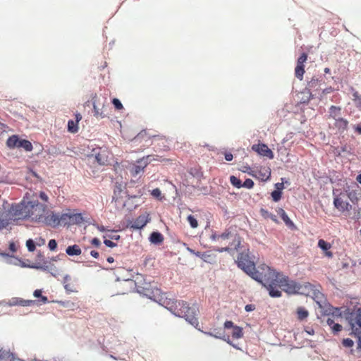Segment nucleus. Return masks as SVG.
Returning a JSON list of instances; mask_svg holds the SVG:
<instances>
[{
	"mask_svg": "<svg viewBox=\"0 0 361 361\" xmlns=\"http://www.w3.org/2000/svg\"><path fill=\"white\" fill-rule=\"evenodd\" d=\"M91 244L97 247H99L100 245H101V242L100 240L97 238H93L92 240H91Z\"/></svg>",
	"mask_w": 361,
	"mask_h": 361,
	"instance_id": "obj_48",
	"label": "nucleus"
},
{
	"mask_svg": "<svg viewBox=\"0 0 361 361\" xmlns=\"http://www.w3.org/2000/svg\"><path fill=\"white\" fill-rule=\"evenodd\" d=\"M37 240V243L38 244V245H41L44 244V242H45L44 239H43L42 238H39Z\"/></svg>",
	"mask_w": 361,
	"mask_h": 361,
	"instance_id": "obj_59",
	"label": "nucleus"
},
{
	"mask_svg": "<svg viewBox=\"0 0 361 361\" xmlns=\"http://www.w3.org/2000/svg\"><path fill=\"white\" fill-rule=\"evenodd\" d=\"M305 72V67L296 66L295 68V77L300 80H302Z\"/></svg>",
	"mask_w": 361,
	"mask_h": 361,
	"instance_id": "obj_28",
	"label": "nucleus"
},
{
	"mask_svg": "<svg viewBox=\"0 0 361 361\" xmlns=\"http://www.w3.org/2000/svg\"><path fill=\"white\" fill-rule=\"evenodd\" d=\"M94 116L97 118H104L107 116L106 104L107 99L102 95L94 94L91 99Z\"/></svg>",
	"mask_w": 361,
	"mask_h": 361,
	"instance_id": "obj_4",
	"label": "nucleus"
},
{
	"mask_svg": "<svg viewBox=\"0 0 361 361\" xmlns=\"http://www.w3.org/2000/svg\"><path fill=\"white\" fill-rule=\"evenodd\" d=\"M329 118H332L334 121L341 118V108L336 106H331L329 111Z\"/></svg>",
	"mask_w": 361,
	"mask_h": 361,
	"instance_id": "obj_17",
	"label": "nucleus"
},
{
	"mask_svg": "<svg viewBox=\"0 0 361 361\" xmlns=\"http://www.w3.org/2000/svg\"><path fill=\"white\" fill-rule=\"evenodd\" d=\"M95 159L97 163L100 165H105L108 162L107 157L105 154V152H99L96 156Z\"/></svg>",
	"mask_w": 361,
	"mask_h": 361,
	"instance_id": "obj_26",
	"label": "nucleus"
},
{
	"mask_svg": "<svg viewBox=\"0 0 361 361\" xmlns=\"http://www.w3.org/2000/svg\"><path fill=\"white\" fill-rule=\"evenodd\" d=\"M307 54L306 53H302L300 57L298 59L297 61H298L300 63H305L306 61L307 60Z\"/></svg>",
	"mask_w": 361,
	"mask_h": 361,
	"instance_id": "obj_46",
	"label": "nucleus"
},
{
	"mask_svg": "<svg viewBox=\"0 0 361 361\" xmlns=\"http://www.w3.org/2000/svg\"><path fill=\"white\" fill-rule=\"evenodd\" d=\"M223 339L226 341L228 344H230L231 345L233 346L234 348L238 349L239 348L237 347L236 345H235L233 343H232L231 341L230 340V338L229 336H228L226 338L224 337L223 338Z\"/></svg>",
	"mask_w": 361,
	"mask_h": 361,
	"instance_id": "obj_53",
	"label": "nucleus"
},
{
	"mask_svg": "<svg viewBox=\"0 0 361 361\" xmlns=\"http://www.w3.org/2000/svg\"><path fill=\"white\" fill-rule=\"evenodd\" d=\"M82 119V116L80 114H75V122L78 123V122Z\"/></svg>",
	"mask_w": 361,
	"mask_h": 361,
	"instance_id": "obj_58",
	"label": "nucleus"
},
{
	"mask_svg": "<svg viewBox=\"0 0 361 361\" xmlns=\"http://www.w3.org/2000/svg\"><path fill=\"white\" fill-rule=\"evenodd\" d=\"M252 149L261 156L267 157L270 159L274 158L273 152L265 144L253 145Z\"/></svg>",
	"mask_w": 361,
	"mask_h": 361,
	"instance_id": "obj_12",
	"label": "nucleus"
},
{
	"mask_svg": "<svg viewBox=\"0 0 361 361\" xmlns=\"http://www.w3.org/2000/svg\"><path fill=\"white\" fill-rule=\"evenodd\" d=\"M9 306H30L35 304V301L32 300H24L20 298H13L8 302Z\"/></svg>",
	"mask_w": 361,
	"mask_h": 361,
	"instance_id": "obj_15",
	"label": "nucleus"
},
{
	"mask_svg": "<svg viewBox=\"0 0 361 361\" xmlns=\"http://www.w3.org/2000/svg\"><path fill=\"white\" fill-rule=\"evenodd\" d=\"M38 197L44 202H49V198L48 195L43 191L39 192Z\"/></svg>",
	"mask_w": 361,
	"mask_h": 361,
	"instance_id": "obj_44",
	"label": "nucleus"
},
{
	"mask_svg": "<svg viewBox=\"0 0 361 361\" xmlns=\"http://www.w3.org/2000/svg\"><path fill=\"white\" fill-rule=\"evenodd\" d=\"M235 262L247 274L260 282L269 291L271 297H280V289L288 291L295 288V286L290 285L288 277L275 271L269 266L262 264L256 269L254 262L250 259L249 250L240 252Z\"/></svg>",
	"mask_w": 361,
	"mask_h": 361,
	"instance_id": "obj_1",
	"label": "nucleus"
},
{
	"mask_svg": "<svg viewBox=\"0 0 361 361\" xmlns=\"http://www.w3.org/2000/svg\"><path fill=\"white\" fill-rule=\"evenodd\" d=\"M202 259L208 263H213L216 261V255L212 251L202 252Z\"/></svg>",
	"mask_w": 361,
	"mask_h": 361,
	"instance_id": "obj_22",
	"label": "nucleus"
},
{
	"mask_svg": "<svg viewBox=\"0 0 361 361\" xmlns=\"http://www.w3.org/2000/svg\"><path fill=\"white\" fill-rule=\"evenodd\" d=\"M327 324L331 328L335 324L334 319L331 317H329L326 321Z\"/></svg>",
	"mask_w": 361,
	"mask_h": 361,
	"instance_id": "obj_52",
	"label": "nucleus"
},
{
	"mask_svg": "<svg viewBox=\"0 0 361 361\" xmlns=\"http://www.w3.org/2000/svg\"><path fill=\"white\" fill-rule=\"evenodd\" d=\"M305 332L309 334V335H313L314 334V331L313 329L310 328V327H307L305 329Z\"/></svg>",
	"mask_w": 361,
	"mask_h": 361,
	"instance_id": "obj_55",
	"label": "nucleus"
},
{
	"mask_svg": "<svg viewBox=\"0 0 361 361\" xmlns=\"http://www.w3.org/2000/svg\"><path fill=\"white\" fill-rule=\"evenodd\" d=\"M187 220L192 228H196L198 226L197 220L196 219V218L194 216H192V215L188 216Z\"/></svg>",
	"mask_w": 361,
	"mask_h": 361,
	"instance_id": "obj_32",
	"label": "nucleus"
},
{
	"mask_svg": "<svg viewBox=\"0 0 361 361\" xmlns=\"http://www.w3.org/2000/svg\"><path fill=\"white\" fill-rule=\"evenodd\" d=\"M165 159L158 155H147L143 157L142 159L137 160L136 164L130 166V172L134 177L139 175L140 173L144 171L145 168L150 164L152 161H164Z\"/></svg>",
	"mask_w": 361,
	"mask_h": 361,
	"instance_id": "obj_5",
	"label": "nucleus"
},
{
	"mask_svg": "<svg viewBox=\"0 0 361 361\" xmlns=\"http://www.w3.org/2000/svg\"><path fill=\"white\" fill-rule=\"evenodd\" d=\"M228 247H222V248H219L217 249L216 250L220 252H222L224 251H228Z\"/></svg>",
	"mask_w": 361,
	"mask_h": 361,
	"instance_id": "obj_61",
	"label": "nucleus"
},
{
	"mask_svg": "<svg viewBox=\"0 0 361 361\" xmlns=\"http://www.w3.org/2000/svg\"><path fill=\"white\" fill-rule=\"evenodd\" d=\"M334 207L341 212L351 210L352 206L345 200V195L341 193L334 199Z\"/></svg>",
	"mask_w": 361,
	"mask_h": 361,
	"instance_id": "obj_11",
	"label": "nucleus"
},
{
	"mask_svg": "<svg viewBox=\"0 0 361 361\" xmlns=\"http://www.w3.org/2000/svg\"><path fill=\"white\" fill-rule=\"evenodd\" d=\"M71 221H72L74 224H80L83 221V218L81 214H71Z\"/></svg>",
	"mask_w": 361,
	"mask_h": 361,
	"instance_id": "obj_31",
	"label": "nucleus"
},
{
	"mask_svg": "<svg viewBox=\"0 0 361 361\" xmlns=\"http://www.w3.org/2000/svg\"><path fill=\"white\" fill-rule=\"evenodd\" d=\"M104 243L107 246V247H114L116 246V244L114 242H112L111 240H104Z\"/></svg>",
	"mask_w": 361,
	"mask_h": 361,
	"instance_id": "obj_47",
	"label": "nucleus"
},
{
	"mask_svg": "<svg viewBox=\"0 0 361 361\" xmlns=\"http://www.w3.org/2000/svg\"><path fill=\"white\" fill-rule=\"evenodd\" d=\"M81 249L78 245L68 246L66 250V254L70 256L80 255L81 254Z\"/></svg>",
	"mask_w": 361,
	"mask_h": 361,
	"instance_id": "obj_21",
	"label": "nucleus"
},
{
	"mask_svg": "<svg viewBox=\"0 0 361 361\" xmlns=\"http://www.w3.org/2000/svg\"><path fill=\"white\" fill-rule=\"evenodd\" d=\"M353 97L356 106L361 109V94H360L357 92H355L353 94Z\"/></svg>",
	"mask_w": 361,
	"mask_h": 361,
	"instance_id": "obj_33",
	"label": "nucleus"
},
{
	"mask_svg": "<svg viewBox=\"0 0 361 361\" xmlns=\"http://www.w3.org/2000/svg\"><path fill=\"white\" fill-rule=\"evenodd\" d=\"M33 295L35 298H41L42 301L45 303L47 302L48 299L46 296L42 295V290L37 289L34 291Z\"/></svg>",
	"mask_w": 361,
	"mask_h": 361,
	"instance_id": "obj_34",
	"label": "nucleus"
},
{
	"mask_svg": "<svg viewBox=\"0 0 361 361\" xmlns=\"http://www.w3.org/2000/svg\"><path fill=\"white\" fill-rule=\"evenodd\" d=\"M185 314L182 315L181 317H184L186 321H188L190 324L195 326L196 329H198L199 322L197 315L199 313V310L196 306L188 307L185 310Z\"/></svg>",
	"mask_w": 361,
	"mask_h": 361,
	"instance_id": "obj_8",
	"label": "nucleus"
},
{
	"mask_svg": "<svg viewBox=\"0 0 361 361\" xmlns=\"http://www.w3.org/2000/svg\"><path fill=\"white\" fill-rule=\"evenodd\" d=\"M334 92V88L332 87H329L323 90L322 93L324 94H329Z\"/></svg>",
	"mask_w": 361,
	"mask_h": 361,
	"instance_id": "obj_50",
	"label": "nucleus"
},
{
	"mask_svg": "<svg viewBox=\"0 0 361 361\" xmlns=\"http://www.w3.org/2000/svg\"><path fill=\"white\" fill-rule=\"evenodd\" d=\"M259 178L262 180H267L271 176V170L269 167L263 166L260 167L259 171Z\"/></svg>",
	"mask_w": 361,
	"mask_h": 361,
	"instance_id": "obj_20",
	"label": "nucleus"
},
{
	"mask_svg": "<svg viewBox=\"0 0 361 361\" xmlns=\"http://www.w3.org/2000/svg\"><path fill=\"white\" fill-rule=\"evenodd\" d=\"M26 246L27 247V250L30 252H33L35 250V244L32 239H29L27 240Z\"/></svg>",
	"mask_w": 361,
	"mask_h": 361,
	"instance_id": "obj_37",
	"label": "nucleus"
},
{
	"mask_svg": "<svg viewBox=\"0 0 361 361\" xmlns=\"http://www.w3.org/2000/svg\"><path fill=\"white\" fill-rule=\"evenodd\" d=\"M152 139L150 145L154 146V149L156 151H168L169 150V145L168 139L164 136L161 135H148L145 130L141 131L140 133L137 135V136L133 139L134 142L138 141H147L148 140Z\"/></svg>",
	"mask_w": 361,
	"mask_h": 361,
	"instance_id": "obj_3",
	"label": "nucleus"
},
{
	"mask_svg": "<svg viewBox=\"0 0 361 361\" xmlns=\"http://www.w3.org/2000/svg\"><path fill=\"white\" fill-rule=\"evenodd\" d=\"M68 130L72 133H75L78 131V123L75 121L70 120L68 122Z\"/></svg>",
	"mask_w": 361,
	"mask_h": 361,
	"instance_id": "obj_27",
	"label": "nucleus"
},
{
	"mask_svg": "<svg viewBox=\"0 0 361 361\" xmlns=\"http://www.w3.org/2000/svg\"><path fill=\"white\" fill-rule=\"evenodd\" d=\"M331 329L334 333H338L342 330V326L338 323H335L331 327Z\"/></svg>",
	"mask_w": 361,
	"mask_h": 361,
	"instance_id": "obj_45",
	"label": "nucleus"
},
{
	"mask_svg": "<svg viewBox=\"0 0 361 361\" xmlns=\"http://www.w3.org/2000/svg\"><path fill=\"white\" fill-rule=\"evenodd\" d=\"M296 313H297V317L300 321L304 320L309 315L308 311L303 307H298L297 310H296Z\"/></svg>",
	"mask_w": 361,
	"mask_h": 361,
	"instance_id": "obj_25",
	"label": "nucleus"
},
{
	"mask_svg": "<svg viewBox=\"0 0 361 361\" xmlns=\"http://www.w3.org/2000/svg\"><path fill=\"white\" fill-rule=\"evenodd\" d=\"M47 209V204L39 202L36 193H26L19 204L12 206L11 213L16 219H29L39 224Z\"/></svg>",
	"mask_w": 361,
	"mask_h": 361,
	"instance_id": "obj_2",
	"label": "nucleus"
},
{
	"mask_svg": "<svg viewBox=\"0 0 361 361\" xmlns=\"http://www.w3.org/2000/svg\"><path fill=\"white\" fill-rule=\"evenodd\" d=\"M348 127V121L342 117L335 120L333 124V128L336 129L340 133H342L347 130Z\"/></svg>",
	"mask_w": 361,
	"mask_h": 361,
	"instance_id": "obj_16",
	"label": "nucleus"
},
{
	"mask_svg": "<svg viewBox=\"0 0 361 361\" xmlns=\"http://www.w3.org/2000/svg\"><path fill=\"white\" fill-rule=\"evenodd\" d=\"M271 197L274 201L278 202L281 199V193L278 190H274L271 192Z\"/></svg>",
	"mask_w": 361,
	"mask_h": 361,
	"instance_id": "obj_42",
	"label": "nucleus"
},
{
	"mask_svg": "<svg viewBox=\"0 0 361 361\" xmlns=\"http://www.w3.org/2000/svg\"><path fill=\"white\" fill-rule=\"evenodd\" d=\"M350 324L352 329L361 334V307L351 312L350 316ZM360 345H361V335L359 336Z\"/></svg>",
	"mask_w": 361,
	"mask_h": 361,
	"instance_id": "obj_9",
	"label": "nucleus"
},
{
	"mask_svg": "<svg viewBox=\"0 0 361 361\" xmlns=\"http://www.w3.org/2000/svg\"><path fill=\"white\" fill-rule=\"evenodd\" d=\"M150 221L149 214H142L137 217L132 223L130 228L141 229Z\"/></svg>",
	"mask_w": 361,
	"mask_h": 361,
	"instance_id": "obj_13",
	"label": "nucleus"
},
{
	"mask_svg": "<svg viewBox=\"0 0 361 361\" xmlns=\"http://www.w3.org/2000/svg\"><path fill=\"white\" fill-rule=\"evenodd\" d=\"M230 181L231 183L237 188H240L241 187H243L241 180L234 176H231L230 177Z\"/></svg>",
	"mask_w": 361,
	"mask_h": 361,
	"instance_id": "obj_29",
	"label": "nucleus"
},
{
	"mask_svg": "<svg viewBox=\"0 0 361 361\" xmlns=\"http://www.w3.org/2000/svg\"><path fill=\"white\" fill-rule=\"evenodd\" d=\"M150 241L154 244H160L164 241V237L159 232H153L149 237Z\"/></svg>",
	"mask_w": 361,
	"mask_h": 361,
	"instance_id": "obj_23",
	"label": "nucleus"
},
{
	"mask_svg": "<svg viewBox=\"0 0 361 361\" xmlns=\"http://www.w3.org/2000/svg\"><path fill=\"white\" fill-rule=\"evenodd\" d=\"M48 247L50 250H51V251L55 250L57 247V243H56V240H54V239L50 240L48 243Z\"/></svg>",
	"mask_w": 361,
	"mask_h": 361,
	"instance_id": "obj_43",
	"label": "nucleus"
},
{
	"mask_svg": "<svg viewBox=\"0 0 361 361\" xmlns=\"http://www.w3.org/2000/svg\"><path fill=\"white\" fill-rule=\"evenodd\" d=\"M112 104L114 105L115 108L117 110H121V109H123V104H121L120 100L118 99H117V98L113 99Z\"/></svg>",
	"mask_w": 361,
	"mask_h": 361,
	"instance_id": "obj_38",
	"label": "nucleus"
},
{
	"mask_svg": "<svg viewBox=\"0 0 361 361\" xmlns=\"http://www.w3.org/2000/svg\"><path fill=\"white\" fill-rule=\"evenodd\" d=\"M90 255L92 257H93L94 258H96L97 259L99 257V252L97 251H95V250H92L90 252Z\"/></svg>",
	"mask_w": 361,
	"mask_h": 361,
	"instance_id": "obj_56",
	"label": "nucleus"
},
{
	"mask_svg": "<svg viewBox=\"0 0 361 361\" xmlns=\"http://www.w3.org/2000/svg\"><path fill=\"white\" fill-rule=\"evenodd\" d=\"M230 236H231V233L230 232H224L221 235H213V239L214 240H219L220 239L225 240V239L229 238Z\"/></svg>",
	"mask_w": 361,
	"mask_h": 361,
	"instance_id": "obj_36",
	"label": "nucleus"
},
{
	"mask_svg": "<svg viewBox=\"0 0 361 361\" xmlns=\"http://www.w3.org/2000/svg\"><path fill=\"white\" fill-rule=\"evenodd\" d=\"M192 252H193L196 256L199 257L200 258L202 259V252H195L194 251L191 250Z\"/></svg>",
	"mask_w": 361,
	"mask_h": 361,
	"instance_id": "obj_62",
	"label": "nucleus"
},
{
	"mask_svg": "<svg viewBox=\"0 0 361 361\" xmlns=\"http://www.w3.org/2000/svg\"><path fill=\"white\" fill-rule=\"evenodd\" d=\"M167 308L175 315L181 317L185 314V310L188 307V303L183 300L170 299L166 302Z\"/></svg>",
	"mask_w": 361,
	"mask_h": 361,
	"instance_id": "obj_7",
	"label": "nucleus"
},
{
	"mask_svg": "<svg viewBox=\"0 0 361 361\" xmlns=\"http://www.w3.org/2000/svg\"><path fill=\"white\" fill-rule=\"evenodd\" d=\"M110 238L112 240H118L120 239V235H113L110 236Z\"/></svg>",
	"mask_w": 361,
	"mask_h": 361,
	"instance_id": "obj_60",
	"label": "nucleus"
},
{
	"mask_svg": "<svg viewBox=\"0 0 361 361\" xmlns=\"http://www.w3.org/2000/svg\"><path fill=\"white\" fill-rule=\"evenodd\" d=\"M224 156H225V159L228 161H231L233 158V156L231 152H226L224 154Z\"/></svg>",
	"mask_w": 361,
	"mask_h": 361,
	"instance_id": "obj_49",
	"label": "nucleus"
},
{
	"mask_svg": "<svg viewBox=\"0 0 361 361\" xmlns=\"http://www.w3.org/2000/svg\"><path fill=\"white\" fill-rule=\"evenodd\" d=\"M151 194L153 197H154L157 199H159V200L162 199L161 192L159 188H155V189L152 190V191L151 192Z\"/></svg>",
	"mask_w": 361,
	"mask_h": 361,
	"instance_id": "obj_41",
	"label": "nucleus"
},
{
	"mask_svg": "<svg viewBox=\"0 0 361 361\" xmlns=\"http://www.w3.org/2000/svg\"><path fill=\"white\" fill-rule=\"evenodd\" d=\"M342 343H343V346H345L346 348H351L354 345L353 341L350 338L343 339Z\"/></svg>",
	"mask_w": 361,
	"mask_h": 361,
	"instance_id": "obj_40",
	"label": "nucleus"
},
{
	"mask_svg": "<svg viewBox=\"0 0 361 361\" xmlns=\"http://www.w3.org/2000/svg\"><path fill=\"white\" fill-rule=\"evenodd\" d=\"M225 329H232V337L235 339L240 338L243 336V329L238 326H235L231 321H226L224 322Z\"/></svg>",
	"mask_w": 361,
	"mask_h": 361,
	"instance_id": "obj_14",
	"label": "nucleus"
},
{
	"mask_svg": "<svg viewBox=\"0 0 361 361\" xmlns=\"http://www.w3.org/2000/svg\"><path fill=\"white\" fill-rule=\"evenodd\" d=\"M254 186V182L252 179L247 178L246 179L244 183H243V187L251 189Z\"/></svg>",
	"mask_w": 361,
	"mask_h": 361,
	"instance_id": "obj_39",
	"label": "nucleus"
},
{
	"mask_svg": "<svg viewBox=\"0 0 361 361\" xmlns=\"http://www.w3.org/2000/svg\"><path fill=\"white\" fill-rule=\"evenodd\" d=\"M356 180L359 183L361 184V174L357 175Z\"/></svg>",
	"mask_w": 361,
	"mask_h": 361,
	"instance_id": "obj_64",
	"label": "nucleus"
},
{
	"mask_svg": "<svg viewBox=\"0 0 361 361\" xmlns=\"http://www.w3.org/2000/svg\"><path fill=\"white\" fill-rule=\"evenodd\" d=\"M58 219L59 224L62 221L64 223H67L68 221H71V214H68L66 213L59 214H58Z\"/></svg>",
	"mask_w": 361,
	"mask_h": 361,
	"instance_id": "obj_30",
	"label": "nucleus"
},
{
	"mask_svg": "<svg viewBox=\"0 0 361 361\" xmlns=\"http://www.w3.org/2000/svg\"><path fill=\"white\" fill-rule=\"evenodd\" d=\"M107 262H109V263H112L114 262V259L112 257H108L107 259H106Z\"/></svg>",
	"mask_w": 361,
	"mask_h": 361,
	"instance_id": "obj_63",
	"label": "nucleus"
},
{
	"mask_svg": "<svg viewBox=\"0 0 361 361\" xmlns=\"http://www.w3.org/2000/svg\"><path fill=\"white\" fill-rule=\"evenodd\" d=\"M39 224H43L52 228L57 227L59 226L58 214L55 213L54 211L49 210L47 208Z\"/></svg>",
	"mask_w": 361,
	"mask_h": 361,
	"instance_id": "obj_10",
	"label": "nucleus"
},
{
	"mask_svg": "<svg viewBox=\"0 0 361 361\" xmlns=\"http://www.w3.org/2000/svg\"><path fill=\"white\" fill-rule=\"evenodd\" d=\"M261 212L264 215V214H267V215L266 216L270 217L272 220L276 221V216L273 214H268V212L264 209L261 210Z\"/></svg>",
	"mask_w": 361,
	"mask_h": 361,
	"instance_id": "obj_51",
	"label": "nucleus"
},
{
	"mask_svg": "<svg viewBox=\"0 0 361 361\" xmlns=\"http://www.w3.org/2000/svg\"><path fill=\"white\" fill-rule=\"evenodd\" d=\"M355 131L357 132L358 134L361 135V124H357L356 126H354Z\"/></svg>",
	"mask_w": 361,
	"mask_h": 361,
	"instance_id": "obj_54",
	"label": "nucleus"
},
{
	"mask_svg": "<svg viewBox=\"0 0 361 361\" xmlns=\"http://www.w3.org/2000/svg\"><path fill=\"white\" fill-rule=\"evenodd\" d=\"M318 246L319 248H321L322 250L326 251L325 253V255L328 257H332L333 253L330 251H328L331 247V245L329 243H327L323 239H320L318 241Z\"/></svg>",
	"mask_w": 361,
	"mask_h": 361,
	"instance_id": "obj_18",
	"label": "nucleus"
},
{
	"mask_svg": "<svg viewBox=\"0 0 361 361\" xmlns=\"http://www.w3.org/2000/svg\"><path fill=\"white\" fill-rule=\"evenodd\" d=\"M280 212H281V216L282 219L287 225H288L290 224H293L283 209H280Z\"/></svg>",
	"mask_w": 361,
	"mask_h": 361,
	"instance_id": "obj_35",
	"label": "nucleus"
},
{
	"mask_svg": "<svg viewBox=\"0 0 361 361\" xmlns=\"http://www.w3.org/2000/svg\"><path fill=\"white\" fill-rule=\"evenodd\" d=\"M11 218L9 214L6 213H2L0 215V230L6 228L10 224Z\"/></svg>",
	"mask_w": 361,
	"mask_h": 361,
	"instance_id": "obj_24",
	"label": "nucleus"
},
{
	"mask_svg": "<svg viewBox=\"0 0 361 361\" xmlns=\"http://www.w3.org/2000/svg\"><path fill=\"white\" fill-rule=\"evenodd\" d=\"M14 355L9 350L0 348V361H11L13 360Z\"/></svg>",
	"mask_w": 361,
	"mask_h": 361,
	"instance_id": "obj_19",
	"label": "nucleus"
},
{
	"mask_svg": "<svg viewBox=\"0 0 361 361\" xmlns=\"http://www.w3.org/2000/svg\"><path fill=\"white\" fill-rule=\"evenodd\" d=\"M6 145L10 149L23 148L27 152L32 150V145L29 140L20 139L16 135H11L8 138Z\"/></svg>",
	"mask_w": 361,
	"mask_h": 361,
	"instance_id": "obj_6",
	"label": "nucleus"
},
{
	"mask_svg": "<svg viewBox=\"0 0 361 361\" xmlns=\"http://www.w3.org/2000/svg\"><path fill=\"white\" fill-rule=\"evenodd\" d=\"M245 309L247 312H250L252 311L255 309V307L252 305H247Z\"/></svg>",
	"mask_w": 361,
	"mask_h": 361,
	"instance_id": "obj_57",
	"label": "nucleus"
}]
</instances>
